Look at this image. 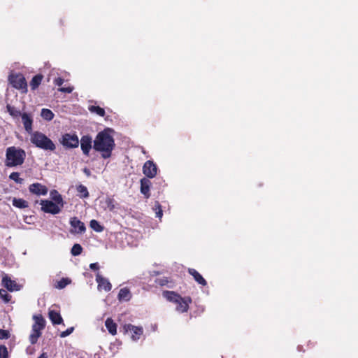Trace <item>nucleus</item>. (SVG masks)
I'll return each mask as SVG.
<instances>
[{
	"label": "nucleus",
	"mask_w": 358,
	"mask_h": 358,
	"mask_svg": "<svg viewBox=\"0 0 358 358\" xmlns=\"http://www.w3.org/2000/svg\"><path fill=\"white\" fill-rule=\"evenodd\" d=\"M40 204L41 205V210L43 212L52 215L58 214L60 213L62 208L64 206L49 200H41Z\"/></svg>",
	"instance_id": "obj_6"
},
{
	"label": "nucleus",
	"mask_w": 358,
	"mask_h": 358,
	"mask_svg": "<svg viewBox=\"0 0 358 358\" xmlns=\"http://www.w3.org/2000/svg\"><path fill=\"white\" fill-rule=\"evenodd\" d=\"M83 173L88 177L91 175V171H90V169L87 168H85L83 169Z\"/></svg>",
	"instance_id": "obj_43"
},
{
	"label": "nucleus",
	"mask_w": 358,
	"mask_h": 358,
	"mask_svg": "<svg viewBox=\"0 0 358 358\" xmlns=\"http://www.w3.org/2000/svg\"><path fill=\"white\" fill-rule=\"evenodd\" d=\"M92 139L90 136H83L80 139V148L84 155L88 156L92 149Z\"/></svg>",
	"instance_id": "obj_14"
},
{
	"label": "nucleus",
	"mask_w": 358,
	"mask_h": 358,
	"mask_svg": "<svg viewBox=\"0 0 358 358\" xmlns=\"http://www.w3.org/2000/svg\"><path fill=\"white\" fill-rule=\"evenodd\" d=\"M163 296L168 301L174 303L176 305V310L180 313H185L187 311L189 304L192 302L190 297H182L172 291H164L163 292Z\"/></svg>",
	"instance_id": "obj_3"
},
{
	"label": "nucleus",
	"mask_w": 358,
	"mask_h": 358,
	"mask_svg": "<svg viewBox=\"0 0 358 358\" xmlns=\"http://www.w3.org/2000/svg\"><path fill=\"white\" fill-rule=\"evenodd\" d=\"M42 79L43 76L41 75L35 76L30 82V87L31 90H36L41 84Z\"/></svg>",
	"instance_id": "obj_23"
},
{
	"label": "nucleus",
	"mask_w": 358,
	"mask_h": 358,
	"mask_svg": "<svg viewBox=\"0 0 358 358\" xmlns=\"http://www.w3.org/2000/svg\"><path fill=\"white\" fill-rule=\"evenodd\" d=\"M141 192L143 194L146 199H148L150 196V187L151 182L149 178H143L141 180Z\"/></svg>",
	"instance_id": "obj_16"
},
{
	"label": "nucleus",
	"mask_w": 358,
	"mask_h": 358,
	"mask_svg": "<svg viewBox=\"0 0 358 358\" xmlns=\"http://www.w3.org/2000/svg\"><path fill=\"white\" fill-rule=\"evenodd\" d=\"M73 90V87H61L59 89V91H60L62 92H65V93H71V92H72Z\"/></svg>",
	"instance_id": "obj_39"
},
{
	"label": "nucleus",
	"mask_w": 358,
	"mask_h": 358,
	"mask_svg": "<svg viewBox=\"0 0 358 358\" xmlns=\"http://www.w3.org/2000/svg\"><path fill=\"white\" fill-rule=\"evenodd\" d=\"M90 227L96 232H101L103 230V227L95 220L90 221Z\"/></svg>",
	"instance_id": "obj_30"
},
{
	"label": "nucleus",
	"mask_w": 358,
	"mask_h": 358,
	"mask_svg": "<svg viewBox=\"0 0 358 358\" xmlns=\"http://www.w3.org/2000/svg\"><path fill=\"white\" fill-rule=\"evenodd\" d=\"M38 358H48V355L46 353H42Z\"/></svg>",
	"instance_id": "obj_44"
},
{
	"label": "nucleus",
	"mask_w": 358,
	"mask_h": 358,
	"mask_svg": "<svg viewBox=\"0 0 358 358\" xmlns=\"http://www.w3.org/2000/svg\"><path fill=\"white\" fill-rule=\"evenodd\" d=\"M6 110L8 113L14 118L22 116L21 112L15 108L14 106H11L10 105H7Z\"/></svg>",
	"instance_id": "obj_27"
},
{
	"label": "nucleus",
	"mask_w": 358,
	"mask_h": 358,
	"mask_svg": "<svg viewBox=\"0 0 358 358\" xmlns=\"http://www.w3.org/2000/svg\"><path fill=\"white\" fill-rule=\"evenodd\" d=\"M155 210L156 213V217L161 219L163 215V212L162 208L158 202H156L155 205Z\"/></svg>",
	"instance_id": "obj_34"
},
{
	"label": "nucleus",
	"mask_w": 358,
	"mask_h": 358,
	"mask_svg": "<svg viewBox=\"0 0 358 358\" xmlns=\"http://www.w3.org/2000/svg\"><path fill=\"white\" fill-rule=\"evenodd\" d=\"M71 229L70 232L73 234H82L85 233L86 227L85 224L78 217H73L70 219Z\"/></svg>",
	"instance_id": "obj_9"
},
{
	"label": "nucleus",
	"mask_w": 358,
	"mask_h": 358,
	"mask_svg": "<svg viewBox=\"0 0 358 358\" xmlns=\"http://www.w3.org/2000/svg\"><path fill=\"white\" fill-rule=\"evenodd\" d=\"M30 141L36 147L45 150L53 151L56 148L52 141L40 131L32 132L30 134Z\"/></svg>",
	"instance_id": "obj_4"
},
{
	"label": "nucleus",
	"mask_w": 358,
	"mask_h": 358,
	"mask_svg": "<svg viewBox=\"0 0 358 358\" xmlns=\"http://www.w3.org/2000/svg\"><path fill=\"white\" fill-rule=\"evenodd\" d=\"M157 166L152 160H148L143 164V173L147 177L146 178H155L157 174Z\"/></svg>",
	"instance_id": "obj_10"
},
{
	"label": "nucleus",
	"mask_w": 358,
	"mask_h": 358,
	"mask_svg": "<svg viewBox=\"0 0 358 358\" xmlns=\"http://www.w3.org/2000/svg\"><path fill=\"white\" fill-rule=\"evenodd\" d=\"M89 110L91 113H94L99 115L101 117H103L105 115V110L103 108L99 106H89Z\"/></svg>",
	"instance_id": "obj_29"
},
{
	"label": "nucleus",
	"mask_w": 358,
	"mask_h": 358,
	"mask_svg": "<svg viewBox=\"0 0 358 358\" xmlns=\"http://www.w3.org/2000/svg\"><path fill=\"white\" fill-rule=\"evenodd\" d=\"M128 329L131 334V339L134 341H137L143 332V328L140 327L129 325Z\"/></svg>",
	"instance_id": "obj_17"
},
{
	"label": "nucleus",
	"mask_w": 358,
	"mask_h": 358,
	"mask_svg": "<svg viewBox=\"0 0 358 358\" xmlns=\"http://www.w3.org/2000/svg\"><path fill=\"white\" fill-rule=\"evenodd\" d=\"M96 281L98 284L97 288L99 290L103 289L106 292H109L111 290L112 285L109 280L107 278L103 277L99 273H96Z\"/></svg>",
	"instance_id": "obj_11"
},
{
	"label": "nucleus",
	"mask_w": 358,
	"mask_h": 358,
	"mask_svg": "<svg viewBox=\"0 0 358 358\" xmlns=\"http://www.w3.org/2000/svg\"><path fill=\"white\" fill-rule=\"evenodd\" d=\"M106 203L107 204V208L109 209V210L112 211L115 208V206L113 204V200L110 198H107L106 199Z\"/></svg>",
	"instance_id": "obj_37"
},
{
	"label": "nucleus",
	"mask_w": 358,
	"mask_h": 358,
	"mask_svg": "<svg viewBox=\"0 0 358 358\" xmlns=\"http://www.w3.org/2000/svg\"><path fill=\"white\" fill-rule=\"evenodd\" d=\"M9 82L16 89L22 90V92H27V82L22 74L10 75L8 78Z\"/></svg>",
	"instance_id": "obj_7"
},
{
	"label": "nucleus",
	"mask_w": 358,
	"mask_h": 358,
	"mask_svg": "<svg viewBox=\"0 0 358 358\" xmlns=\"http://www.w3.org/2000/svg\"><path fill=\"white\" fill-rule=\"evenodd\" d=\"M132 294L127 287L120 289L117 295L120 301H129L131 299Z\"/></svg>",
	"instance_id": "obj_18"
},
{
	"label": "nucleus",
	"mask_w": 358,
	"mask_h": 358,
	"mask_svg": "<svg viewBox=\"0 0 358 358\" xmlns=\"http://www.w3.org/2000/svg\"><path fill=\"white\" fill-rule=\"evenodd\" d=\"M105 325L110 334L115 335L117 334V324L112 319L108 318L106 320Z\"/></svg>",
	"instance_id": "obj_21"
},
{
	"label": "nucleus",
	"mask_w": 358,
	"mask_h": 358,
	"mask_svg": "<svg viewBox=\"0 0 358 358\" xmlns=\"http://www.w3.org/2000/svg\"><path fill=\"white\" fill-rule=\"evenodd\" d=\"M73 330H74L73 327L68 328L66 331H64L60 334V337L65 338V337L69 336L73 331Z\"/></svg>",
	"instance_id": "obj_36"
},
{
	"label": "nucleus",
	"mask_w": 358,
	"mask_h": 358,
	"mask_svg": "<svg viewBox=\"0 0 358 358\" xmlns=\"http://www.w3.org/2000/svg\"><path fill=\"white\" fill-rule=\"evenodd\" d=\"M54 83L56 85L61 86L64 83V80L61 78H57L54 80Z\"/></svg>",
	"instance_id": "obj_40"
},
{
	"label": "nucleus",
	"mask_w": 358,
	"mask_h": 358,
	"mask_svg": "<svg viewBox=\"0 0 358 358\" xmlns=\"http://www.w3.org/2000/svg\"><path fill=\"white\" fill-rule=\"evenodd\" d=\"M29 190L32 194L38 195V196L46 195L48 194V191L46 186H45L41 183H38V182H36V183H33V184L30 185L29 187Z\"/></svg>",
	"instance_id": "obj_13"
},
{
	"label": "nucleus",
	"mask_w": 358,
	"mask_h": 358,
	"mask_svg": "<svg viewBox=\"0 0 358 358\" xmlns=\"http://www.w3.org/2000/svg\"><path fill=\"white\" fill-rule=\"evenodd\" d=\"M2 284L10 292L18 291L20 289V285H19L15 280H12L8 275H4L3 277Z\"/></svg>",
	"instance_id": "obj_15"
},
{
	"label": "nucleus",
	"mask_w": 358,
	"mask_h": 358,
	"mask_svg": "<svg viewBox=\"0 0 358 358\" xmlns=\"http://www.w3.org/2000/svg\"><path fill=\"white\" fill-rule=\"evenodd\" d=\"M22 121L25 131L31 134L33 131V116L30 113H24L22 114Z\"/></svg>",
	"instance_id": "obj_12"
},
{
	"label": "nucleus",
	"mask_w": 358,
	"mask_h": 358,
	"mask_svg": "<svg viewBox=\"0 0 358 358\" xmlns=\"http://www.w3.org/2000/svg\"><path fill=\"white\" fill-rule=\"evenodd\" d=\"M71 282V280L67 278H63L59 281L57 282L55 287L59 289H64L66 286L69 285Z\"/></svg>",
	"instance_id": "obj_28"
},
{
	"label": "nucleus",
	"mask_w": 358,
	"mask_h": 358,
	"mask_svg": "<svg viewBox=\"0 0 358 358\" xmlns=\"http://www.w3.org/2000/svg\"><path fill=\"white\" fill-rule=\"evenodd\" d=\"M50 197L52 199V201L60 204V206H64V201L60 194L56 190H52L50 192Z\"/></svg>",
	"instance_id": "obj_22"
},
{
	"label": "nucleus",
	"mask_w": 358,
	"mask_h": 358,
	"mask_svg": "<svg viewBox=\"0 0 358 358\" xmlns=\"http://www.w3.org/2000/svg\"><path fill=\"white\" fill-rule=\"evenodd\" d=\"M49 318L53 324H60L62 323L63 320L60 314L53 310L49 311Z\"/></svg>",
	"instance_id": "obj_19"
},
{
	"label": "nucleus",
	"mask_w": 358,
	"mask_h": 358,
	"mask_svg": "<svg viewBox=\"0 0 358 358\" xmlns=\"http://www.w3.org/2000/svg\"><path fill=\"white\" fill-rule=\"evenodd\" d=\"M9 338V332L6 330L0 329V339H7Z\"/></svg>",
	"instance_id": "obj_38"
},
{
	"label": "nucleus",
	"mask_w": 358,
	"mask_h": 358,
	"mask_svg": "<svg viewBox=\"0 0 358 358\" xmlns=\"http://www.w3.org/2000/svg\"><path fill=\"white\" fill-rule=\"evenodd\" d=\"M33 319L34 323L32 325L31 333L29 335V341L31 344H35L41 336V331L45 328V320L41 315H35L33 316Z\"/></svg>",
	"instance_id": "obj_5"
},
{
	"label": "nucleus",
	"mask_w": 358,
	"mask_h": 358,
	"mask_svg": "<svg viewBox=\"0 0 358 358\" xmlns=\"http://www.w3.org/2000/svg\"><path fill=\"white\" fill-rule=\"evenodd\" d=\"M167 282L168 280L166 278H162L157 280V283L161 286L165 285Z\"/></svg>",
	"instance_id": "obj_41"
},
{
	"label": "nucleus",
	"mask_w": 358,
	"mask_h": 358,
	"mask_svg": "<svg viewBox=\"0 0 358 358\" xmlns=\"http://www.w3.org/2000/svg\"><path fill=\"white\" fill-rule=\"evenodd\" d=\"M9 178L15 181L17 184H22L24 180L20 178V173L18 172H13L10 174Z\"/></svg>",
	"instance_id": "obj_31"
},
{
	"label": "nucleus",
	"mask_w": 358,
	"mask_h": 358,
	"mask_svg": "<svg viewBox=\"0 0 358 358\" xmlns=\"http://www.w3.org/2000/svg\"><path fill=\"white\" fill-rule=\"evenodd\" d=\"M0 297L6 302H8L10 299L11 296L8 294L7 291L5 289H0Z\"/></svg>",
	"instance_id": "obj_33"
},
{
	"label": "nucleus",
	"mask_w": 358,
	"mask_h": 358,
	"mask_svg": "<svg viewBox=\"0 0 358 358\" xmlns=\"http://www.w3.org/2000/svg\"><path fill=\"white\" fill-rule=\"evenodd\" d=\"M90 268L92 270H98L99 268L98 263L90 264Z\"/></svg>",
	"instance_id": "obj_42"
},
{
	"label": "nucleus",
	"mask_w": 358,
	"mask_h": 358,
	"mask_svg": "<svg viewBox=\"0 0 358 358\" xmlns=\"http://www.w3.org/2000/svg\"><path fill=\"white\" fill-rule=\"evenodd\" d=\"M25 151L15 146L8 147L6 151L5 165L14 167L22 165L25 159Z\"/></svg>",
	"instance_id": "obj_2"
},
{
	"label": "nucleus",
	"mask_w": 358,
	"mask_h": 358,
	"mask_svg": "<svg viewBox=\"0 0 358 358\" xmlns=\"http://www.w3.org/2000/svg\"><path fill=\"white\" fill-rule=\"evenodd\" d=\"M41 117L48 121H50L54 117V113L50 109L43 108L41 113Z\"/></svg>",
	"instance_id": "obj_26"
},
{
	"label": "nucleus",
	"mask_w": 358,
	"mask_h": 358,
	"mask_svg": "<svg viewBox=\"0 0 358 358\" xmlns=\"http://www.w3.org/2000/svg\"><path fill=\"white\" fill-rule=\"evenodd\" d=\"M113 130L107 128L99 132L93 141V148L101 152L104 159L109 158L115 146Z\"/></svg>",
	"instance_id": "obj_1"
},
{
	"label": "nucleus",
	"mask_w": 358,
	"mask_h": 358,
	"mask_svg": "<svg viewBox=\"0 0 358 358\" xmlns=\"http://www.w3.org/2000/svg\"><path fill=\"white\" fill-rule=\"evenodd\" d=\"M189 273L193 276L195 281H196L199 284L205 286L206 285V280L202 277V275L197 272L194 268H189Z\"/></svg>",
	"instance_id": "obj_20"
},
{
	"label": "nucleus",
	"mask_w": 358,
	"mask_h": 358,
	"mask_svg": "<svg viewBox=\"0 0 358 358\" xmlns=\"http://www.w3.org/2000/svg\"><path fill=\"white\" fill-rule=\"evenodd\" d=\"M0 358H8L7 348L3 345H0Z\"/></svg>",
	"instance_id": "obj_35"
},
{
	"label": "nucleus",
	"mask_w": 358,
	"mask_h": 358,
	"mask_svg": "<svg viewBox=\"0 0 358 358\" xmlns=\"http://www.w3.org/2000/svg\"><path fill=\"white\" fill-rule=\"evenodd\" d=\"M13 205L15 207L19 208H25L28 206V203L25 200L22 199H17L14 198L13 199Z\"/></svg>",
	"instance_id": "obj_24"
},
{
	"label": "nucleus",
	"mask_w": 358,
	"mask_h": 358,
	"mask_svg": "<svg viewBox=\"0 0 358 358\" xmlns=\"http://www.w3.org/2000/svg\"><path fill=\"white\" fill-rule=\"evenodd\" d=\"M61 143L66 148H74L79 145V139L75 134H65L62 136Z\"/></svg>",
	"instance_id": "obj_8"
},
{
	"label": "nucleus",
	"mask_w": 358,
	"mask_h": 358,
	"mask_svg": "<svg viewBox=\"0 0 358 358\" xmlns=\"http://www.w3.org/2000/svg\"><path fill=\"white\" fill-rule=\"evenodd\" d=\"M76 189L80 198H87L89 196L87 188L83 185H78Z\"/></svg>",
	"instance_id": "obj_25"
},
{
	"label": "nucleus",
	"mask_w": 358,
	"mask_h": 358,
	"mask_svg": "<svg viewBox=\"0 0 358 358\" xmlns=\"http://www.w3.org/2000/svg\"><path fill=\"white\" fill-rule=\"evenodd\" d=\"M83 248L80 244H74L71 248V252L73 256H78L81 254Z\"/></svg>",
	"instance_id": "obj_32"
}]
</instances>
